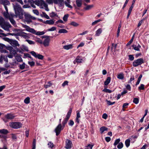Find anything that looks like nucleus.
<instances>
[{"mask_svg": "<svg viewBox=\"0 0 149 149\" xmlns=\"http://www.w3.org/2000/svg\"><path fill=\"white\" fill-rule=\"evenodd\" d=\"M36 41L37 42H38L41 44H42V40L40 38H37L36 40Z\"/></svg>", "mask_w": 149, "mask_h": 149, "instance_id": "obj_63", "label": "nucleus"}, {"mask_svg": "<svg viewBox=\"0 0 149 149\" xmlns=\"http://www.w3.org/2000/svg\"><path fill=\"white\" fill-rule=\"evenodd\" d=\"M10 42L11 45L14 47L19 46V45L17 41L12 40L10 41Z\"/></svg>", "mask_w": 149, "mask_h": 149, "instance_id": "obj_16", "label": "nucleus"}, {"mask_svg": "<svg viewBox=\"0 0 149 149\" xmlns=\"http://www.w3.org/2000/svg\"><path fill=\"white\" fill-rule=\"evenodd\" d=\"M16 59L18 62H22L23 61L22 58L19 56H17L16 57Z\"/></svg>", "mask_w": 149, "mask_h": 149, "instance_id": "obj_43", "label": "nucleus"}, {"mask_svg": "<svg viewBox=\"0 0 149 149\" xmlns=\"http://www.w3.org/2000/svg\"><path fill=\"white\" fill-rule=\"evenodd\" d=\"M77 116L76 118H80L81 116L80 113V112L79 111H77Z\"/></svg>", "mask_w": 149, "mask_h": 149, "instance_id": "obj_60", "label": "nucleus"}, {"mask_svg": "<svg viewBox=\"0 0 149 149\" xmlns=\"http://www.w3.org/2000/svg\"><path fill=\"white\" fill-rule=\"evenodd\" d=\"M41 0H38L35 1L34 3L38 6H40Z\"/></svg>", "mask_w": 149, "mask_h": 149, "instance_id": "obj_45", "label": "nucleus"}, {"mask_svg": "<svg viewBox=\"0 0 149 149\" xmlns=\"http://www.w3.org/2000/svg\"><path fill=\"white\" fill-rule=\"evenodd\" d=\"M82 59L79 56H77L75 60L73 62L74 64H75L76 63H81L82 62Z\"/></svg>", "mask_w": 149, "mask_h": 149, "instance_id": "obj_15", "label": "nucleus"}, {"mask_svg": "<svg viewBox=\"0 0 149 149\" xmlns=\"http://www.w3.org/2000/svg\"><path fill=\"white\" fill-rule=\"evenodd\" d=\"M45 24L52 25L54 24V22L53 20H47L45 22Z\"/></svg>", "mask_w": 149, "mask_h": 149, "instance_id": "obj_27", "label": "nucleus"}, {"mask_svg": "<svg viewBox=\"0 0 149 149\" xmlns=\"http://www.w3.org/2000/svg\"><path fill=\"white\" fill-rule=\"evenodd\" d=\"M108 116L106 113H104L102 116V118L105 119H106L107 118Z\"/></svg>", "mask_w": 149, "mask_h": 149, "instance_id": "obj_61", "label": "nucleus"}, {"mask_svg": "<svg viewBox=\"0 0 149 149\" xmlns=\"http://www.w3.org/2000/svg\"><path fill=\"white\" fill-rule=\"evenodd\" d=\"M93 7V5H88L85 8V9L86 10H88L91 9Z\"/></svg>", "mask_w": 149, "mask_h": 149, "instance_id": "obj_41", "label": "nucleus"}, {"mask_svg": "<svg viewBox=\"0 0 149 149\" xmlns=\"http://www.w3.org/2000/svg\"><path fill=\"white\" fill-rule=\"evenodd\" d=\"M111 77H108L104 82V85H108L110 82L111 81Z\"/></svg>", "mask_w": 149, "mask_h": 149, "instance_id": "obj_30", "label": "nucleus"}, {"mask_svg": "<svg viewBox=\"0 0 149 149\" xmlns=\"http://www.w3.org/2000/svg\"><path fill=\"white\" fill-rule=\"evenodd\" d=\"M50 41V39L49 38H47L45 39L42 43L45 47H48L49 45Z\"/></svg>", "mask_w": 149, "mask_h": 149, "instance_id": "obj_12", "label": "nucleus"}, {"mask_svg": "<svg viewBox=\"0 0 149 149\" xmlns=\"http://www.w3.org/2000/svg\"><path fill=\"white\" fill-rule=\"evenodd\" d=\"M54 3L57 4L61 9H63L64 5V0H54Z\"/></svg>", "mask_w": 149, "mask_h": 149, "instance_id": "obj_8", "label": "nucleus"}, {"mask_svg": "<svg viewBox=\"0 0 149 149\" xmlns=\"http://www.w3.org/2000/svg\"><path fill=\"white\" fill-rule=\"evenodd\" d=\"M65 148L67 149H69L71 148L72 143L71 141L69 139H67L65 141Z\"/></svg>", "mask_w": 149, "mask_h": 149, "instance_id": "obj_10", "label": "nucleus"}, {"mask_svg": "<svg viewBox=\"0 0 149 149\" xmlns=\"http://www.w3.org/2000/svg\"><path fill=\"white\" fill-rule=\"evenodd\" d=\"M47 5V3L44 1L41 0L40 7V8H43L44 7H46Z\"/></svg>", "mask_w": 149, "mask_h": 149, "instance_id": "obj_20", "label": "nucleus"}, {"mask_svg": "<svg viewBox=\"0 0 149 149\" xmlns=\"http://www.w3.org/2000/svg\"><path fill=\"white\" fill-rule=\"evenodd\" d=\"M72 111V109L70 108L66 116V117L63 120L62 122V127L63 128H64L65 127V125L67 123L68 120L70 116L71 113Z\"/></svg>", "mask_w": 149, "mask_h": 149, "instance_id": "obj_3", "label": "nucleus"}, {"mask_svg": "<svg viewBox=\"0 0 149 149\" xmlns=\"http://www.w3.org/2000/svg\"><path fill=\"white\" fill-rule=\"evenodd\" d=\"M10 53L15 56L16 54V52L15 50L13 49L11 51H10Z\"/></svg>", "mask_w": 149, "mask_h": 149, "instance_id": "obj_47", "label": "nucleus"}, {"mask_svg": "<svg viewBox=\"0 0 149 149\" xmlns=\"http://www.w3.org/2000/svg\"><path fill=\"white\" fill-rule=\"evenodd\" d=\"M68 124L69 126H72L74 124V122L72 120H70Z\"/></svg>", "mask_w": 149, "mask_h": 149, "instance_id": "obj_50", "label": "nucleus"}, {"mask_svg": "<svg viewBox=\"0 0 149 149\" xmlns=\"http://www.w3.org/2000/svg\"><path fill=\"white\" fill-rule=\"evenodd\" d=\"M30 53L35 58H38L39 59L42 60L44 58V56L43 55L38 54L34 51H31Z\"/></svg>", "mask_w": 149, "mask_h": 149, "instance_id": "obj_9", "label": "nucleus"}, {"mask_svg": "<svg viewBox=\"0 0 149 149\" xmlns=\"http://www.w3.org/2000/svg\"><path fill=\"white\" fill-rule=\"evenodd\" d=\"M23 27L26 29L27 31L36 35H43L45 33V32L44 31H38L36 32V31L34 29L31 28L26 25H24Z\"/></svg>", "mask_w": 149, "mask_h": 149, "instance_id": "obj_2", "label": "nucleus"}, {"mask_svg": "<svg viewBox=\"0 0 149 149\" xmlns=\"http://www.w3.org/2000/svg\"><path fill=\"white\" fill-rule=\"evenodd\" d=\"M139 99L137 98H135L134 99L133 102L135 104H137L139 103Z\"/></svg>", "mask_w": 149, "mask_h": 149, "instance_id": "obj_38", "label": "nucleus"}, {"mask_svg": "<svg viewBox=\"0 0 149 149\" xmlns=\"http://www.w3.org/2000/svg\"><path fill=\"white\" fill-rule=\"evenodd\" d=\"M103 91L105 92L106 93H111L112 92V91L108 89H104V90H103Z\"/></svg>", "mask_w": 149, "mask_h": 149, "instance_id": "obj_53", "label": "nucleus"}, {"mask_svg": "<svg viewBox=\"0 0 149 149\" xmlns=\"http://www.w3.org/2000/svg\"><path fill=\"white\" fill-rule=\"evenodd\" d=\"M67 1H65V3L66 6L70 8H72V6L70 5V0H66Z\"/></svg>", "mask_w": 149, "mask_h": 149, "instance_id": "obj_25", "label": "nucleus"}, {"mask_svg": "<svg viewBox=\"0 0 149 149\" xmlns=\"http://www.w3.org/2000/svg\"><path fill=\"white\" fill-rule=\"evenodd\" d=\"M28 64L31 67H33L35 65V63L34 62L32 61H28Z\"/></svg>", "mask_w": 149, "mask_h": 149, "instance_id": "obj_44", "label": "nucleus"}, {"mask_svg": "<svg viewBox=\"0 0 149 149\" xmlns=\"http://www.w3.org/2000/svg\"><path fill=\"white\" fill-rule=\"evenodd\" d=\"M24 16L26 21L27 23L32 22V20H35L36 18L34 17L31 16L28 13H25L24 11Z\"/></svg>", "mask_w": 149, "mask_h": 149, "instance_id": "obj_5", "label": "nucleus"}, {"mask_svg": "<svg viewBox=\"0 0 149 149\" xmlns=\"http://www.w3.org/2000/svg\"><path fill=\"white\" fill-rule=\"evenodd\" d=\"M101 21H102V20L100 19H99L95 20L94 22H92V25H95L98 22H99Z\"/></svg>", "mask_w": 149, "mask_h": 149, "instance_id": "obj_49", "label": "nucleus"}, {"mask_svg": "<svg viewBox=\"0 0 149 149\" xmlns=\"http://www.w3.org/2000/svg\"><path fill=\"white\" fill-rule=\"evenodd\" d=\"M24 103L26 104H28L30 102V98L28 97H26L24 100Z\"/></svg>", "mask_w": 149, "mask_h": 149, "instance_id": "obj_33", "label": "nucleus"}, {"mask_svg": "<svg viewBox=\"0 0 149 149\" xmlns=\"http://www.w3.org/2000/svg\"><path fill=\"white\" fill-rule=\"evenodd\" d=\"M20 49L23 51H28V49L27 47L24 45H22L20 47Z\"/></svg>", "mask_w": 149, "mask_h": 149, "instance_id": "obj_22", "label": "nucleus"}, {"mask_svg": "<svg viewBox=\"0 0 149 149\" xmlns=\"http://www.w3.org/2000/svg\"><path fill=\"white\" fill-rule=\"evenodd\" d=\"M107 130L108 128L104 126L100 127V132L101 134H102L104 131H107Z\"/></svg>", "mask_w": 149, "mask_h": 149, "instance_id": "obj_24", "label": "nucleus"}, {"mask_svg": "<svg viewBox=\"0 0 149 149\" xmlns=\"http://www.w3.org/2000/svg\"><path fill=\"white\" fill-rule=\"evenodd\" d=\"M48 146L49 147L51 148H52L54 146L53 144L51 142H49L48 144Z\"/></svg>", "mask_w": 149, "mask_h": 149, "instance_id": "obj_55", "label": "nucleus"}, {"mask_svg": "<svg viewBox=\"0 0 149 149\" xmlns=\"http://www.w3.org/2000/svg\"><path fill=\"white\" fill-rule=\"evenodd\" d=\"M102 30L101 28L98 29L95 32V36H99L101 33Z\"/></svg>", "mask_w": 149, "mask_h": 149, "instance_id": "obj_19", "label": "nucleus"}, {"mask_svg": "<svg viewBox=\"0 0 149 149\" xmlns=\"http://www.w3.org/2000/svg\"><path fill=\"white\" fill-rule=\"evenodd\" d=\"M76 3L78 7H80L82 4V0H76Z\"/></svg>", "mask_w": 149, "mask_h": 149, "instance_id": "obj_26", "label": "nucleus"}, {"mask_svg": "<svg viewBox=\"0 0 149 149\" xmlns=\"http://www.w3.org/2000/svg\"><path fill=\"white\" fill-rule=\"evenodd\" d=\"M11 27V26L10 25L9 23L5 24H4L2 26V28L7 31H9V28H10Z\"/></svg>", "mask_w": 149, "mask_h": 149, "instance_id": "obj_13", "label": "nucleus"}, {"mask_svg": "<svg viewBox=\"0 0 149 149\" xmlns=\"http://www.w3.org/2000/svg\"><path fill=\"white\" fill-rule=\"evenodd\" d=\"M68 81H65L62 84V86L63 87H64L65 85H68Z\"/></svg>", "mask_w": 149, "mask_h": 149, "instance_id": "obj_64", "label": "nucleus"}, {"mask_svg": "<svg viewBox=\"0 0 149 149\" xmlns=\"http://www.w3.org/2000/svg\"><path fill=\"white\" fill-rule=\"evenodd\" d=\"M144 85L143 84H141L140 86L138 88L139 90H143L144 89Z\"/></svg>", "mask_w": 149, "mask_h": 149, "instance_id": "obj_46", "label": "nucleus"}, {"mask_svg": "<svg viewBox=\"0 0 149 149\" xmlns=\"http://www.w3.org/2000/svg\"><path fill=\"white\" fill-rule=\"evenodd\" d=\"M129 58V60L132 61H133L134 59V58L133 56V55H129L128 56Z\"/></svg>", "mask_w": 149, "mask_h": 149, "instance_id": "obj_52", "label": "nucleus"}, {"mask_svg": "<svg viewBox=\"0 0 149 149\" xmlns=\"http://www.w3.org/2000/svg\"><path fill=\"white\" fill-rule=\"evenodd\" d=\"M132 46L133 47V49L135 50L139 51H140V48L141 47V46L139 44H138L137 46L133 45Z\"/></svg>", "mask_w": 149, "mask_h": 149, "instance_id": "obj_21", "label": "nucleus"}, {"mask_svg": "<svg viewBox=\"0 0 149 149\" xmlns=\"http://www.w3.org/2000/svg\"><path fill=\"white\" fill-rule=\"evenodd\" d=\"M19 35L20 36L25 39H27L29 38L28 34L22 31L19 32Z\"/></svg>", "mask_w": 149, "mask_h": 149, "instance_id": "obj_14", "label": "nucleus"}, {"mask_svg": "<svg viewBox=\"0 0 149 149\" xmlns=\"http://www.w3.org/2000/svg\"><path fill=\"white\" fill-rule=\"evenodd\" d=\"M134 34L132 36V38L130 40V41L129 42H128V43L127 44V45H130L132 43V42H133V39H134Z\"/></svg>", "mask_w": 149, "mask_h": 149, "instance_id": "obj_51", "label": "nucleus"}, {"mask_svg": "<svg viewBox=\"0 0 149 149\" xmlns=\"http://www.w3.org/2000/svg\"><path fill=\"white\" fill-rule=\"evenodd\" d=\"M70 25L73 26L75 27H76L79 25V24L73 21L71 22L70 24Z\"/></svg>", "mask_w": 149, "mask_h": 149, "instance_id": "obj_34", "label": "nucleus"}, {"mask_svg": "<svg viewBox=\"0 0 149 149\" xmlns=\"http://www.w3.org/2000/svg\"><path fill=\"white\" fill-rule=\"evenodd\" d=\"M56 27H53L51 28L48 29V31H53L56 30Z\"/></svg>", "mask_w": 149, "mask_h": 149, "instance_id": "obj_59", "label": "nucleus"}, {"mask_svg": "<svg viewBox=\"0 0 149 149\" xmlns=\"http://www.w3.org/2000/svg\"><path fill=\"white\" fill-rule=\"evenodd\" d=\"M120 139H116L114 143H113V145L115 146H116L119 143H120Z\"/></svg>", "mask_w": 149, "mask_h": 149, "instance_id": "obj_40", "label": "nucleus"}, {"mask_svg": "<svg viewBox=\"0 0 149 149\" xmlns=\"http://www.w3.org/2000/svg\"><path fill=\"white\" fill-rule=\"evenodd\" d=\"M94 145L93 144H88L85 147V149H92Z\"/></svg>", "mask_w": 149, "mask_h": 149, "instance_id": "obj_35", "label": "nucleus"}, {"mask_svg": "<svg viewBox=\"0 0 149 149\" xmlns=\"http://www.w3.org/2000/svg\"><path fill=\"white\" fill-rule=\"evenodd\" d=\"M124 78V75L123 73H121L117 75V78L119 79H123Z\"/></svg>", "mask_w": 149, "mask_h": 149, "instance_id": "obj_32", "label": "nucleus"}, {"mask_svg": "<svg viewBox=\"0 0 149 149\" xmlns=\"http://www.w3.org/2000/svg\"><path fill=\"white\" fill-rule=\"evenodd\" d=\"M73 44H70L68 45H66L63 47V48L66 50H68L72 48Z\"/></svg>", "mask_w": 149, "mask_h": 149, "instance_id": "obj_18", "label": "nucleus"}, {"mask_svg": "<svg viewBox=\"0 0 149 149\" xmlns=\"http://www.w3.org/2000/svg\"><path fill=\"white\" fill-rule=\"evenodd\" d=\"M52 84L51 82H48V84L47 85H44V87L46 88H47L50 86H51Z\"/></svg>", "mask_w": 149, "mask_h": 149, "instance_id": "obj_37", "label": "nucleus"}, {"mask_svg": "<svg viewBox=\"0 0 149 149\" xmlns=\"http://www.w3.org/2000/svg\"><path fill=\"white\" fill-rule=\"evenodd\" d=\"M143 63L144 61L143 59L142 58H140L134 61L133 63L132 64L134 67H136L141 65Z\"/></svg>", "mask_w": 149, "mask_h": 149, "instance_id": "obj_6", "label": "nucleus"}, {"mask_svg": "<svg viewBox=\"0 0 149 149\" xmlns=\"http://www.w3.org/2000/svg\"><path fill=\"white\" fill-rule=\"evenodd\" d=\"M33 13L36 14V15H38L39 14V12L37 10H33Z\"/></svg>", "mask_w": 149, "mask_h": 149, "instance_id": "obj_57", "label": "nucleus"}, {"mask_svg": "<svg viewBox=\"0 0 149 149\" xmlns=\"http://www.w3.org/2000/svg\"><path fill=\"white\" fill-rule=\"evenodd\" d=\"M4 23V20L3 18H0V24L3 25Z\"/></svg>", "mask_w": 149, "mask_h": 149, "instance_id": "obj_62", "label": "nucleus"}, {"mask_svg": "<svg viewBox=\"0 0 149 149\" xmlns=\"http://www.w3.org/2000/svg\"><path fill=\"white\" fill-rule=\"evenodd\" d=\"M63 129L61 123H60L59 124L54 130V131L56 133V135L57 136H58L60 134L61 130Z\"/></svg>", "mask_w": 149, "mask_h": 149, "instance_id": "obj_7", "label": "nucleus"}, {"mask_svg": "<svg viewBox=\"0 0 149 149\" xmlns=\"http://www.w3.org/2000/svg\"><path fill=\"white\" fill-rule=\"evenodd\" d=\"M42 15L43 16L47 19H49V17L45 12H42Z\"/></svg>", "mask_w": 149, "mask_h": 149, "instance_id": "obj_58", "label": "nucleus"}, {"mask_svg": "<svg viewBox=\"0 0 149 149\" xmlns=\"http://www.w3.org/2000/svg\"><path fill=\"white\" fill-rule=\"evenodd\" d=\"M69 16V15L68 14H65L63 17V19L64 21L66 22L67 21L68 18Z\"/></svg>", "mask_w": 149, "mask_h": 149, "instance_id": "obj_39", "label": "nucleus"}, {"mask_svg": "<svg viewBox=\"0 0 149 149\" xmlns=\"http://www.w3.org/2000/svg\"><path fill=\"white\" fill-rule=\"evenodd\" d=\"M0 3L4 6L9 5L10 4L9 1L7 0H0Z\"/></svg>", "mask_w": 149, "mask_h": 149, "instance_id": "obj_17", "label": "nucleus"}, {"mask_svg": "<svg viewBox=\"0 0 149 149\" xmlns=\"http://www.w3.org/2000/svg\"><path fill=\"white\" fill-rule=\"evenodd\" d=\"M14 15V14H11L10 13V14H9L8 13V12H4L3 13V15L6 18L9 19V17H10V16L11 15Z\"/></svg>", "mask_w": 149, "mask_h": 149, "instance_id": "obj_23", "label": "nucleus"}, {"mask_svg": "<svg viewBox=\"0 0 149 149\" xmlns=\"http://www.w3.org/2000/svg\"><path fill=\"white\" fill-rule=\"evenodd\" d=\"M0 133L6 134L8 133V131L7 130L3 129L0 130Z\"/></svg>", "mask_w": 149, "mask_h": 149, "instance_id": "obj_29", "label": "nucleus"}, {"mask_svg": "<svg viewBox=\"0 0 149 149\" xmlns=\"http://www.w3.org/2000/svg\"><path fill=\"white\" fill-rule=\"evenodd\" d=\"M68 31L65 29H61L59 30L58 33H68Z\"/></svg>", "mask_w": 149, "mask_h": 149, "instance_id": "obj_28", "label": "nucleus"}, {"mask_svg": "<svg viewBox=\"0 0 149 149\" xmlns=\"http://www.w3.org/2000/svg\"><path fill=\"white\" fill-rule=\"evenodd\" d=\"M107 103L109 105H112L115 103V102H111L110 101L107 100Z\"/></svg>", "mask_w": 149, "mask_h": 149, "instance_id": "obj_56", "label": "nucleus"}, {"mask_svg": "<svg viewBox=\"0 0 149 149\" xmlns=\"http://www.w3.org/2000/svg\"><path fill=\"white\" fill-rule=\"evenodd\" d=\"M5 118L7 119H13L14 118L15 116L13 114L11 113H8L5 116Z\"/></svg>", "mask_w": 149, "mask_h": 149, "instance_id": "obj_11", "label": "nucleus"}, {"mask_svg": "<svg viewBox=\"0 0 149 149\" xmlns=\"http://www.w3.org/2000/svg\"><path fill=\"white\" fill-rule=\"evenodd\" d=\"M9 126L11 128L17 129L22 127V124L19 122H13L9 123Z\"/></svg>", "mask_w": 149, "mask_h": 149, "instance_id": "obj_4", "label": "nucleus"}, {"mask_svg": "<svg viewBox=\"0 0 149 149\" xmlns=\"http://www.w3.org/2000/svg\"><path fill=\"white\" fill-rule=\"evenodd\" d=\"M57 14L54 12H52L50 14V16L51 17H53L56 16Z\"/></svg>", "mask_w": 149, "mask_h": 149, "instance_id": "obj_48", "label": "nucleus"}, {"mask_svg": "<svg viewBox=\"0 0 149 149\" xmlns=\"http://www.w3.org/2000/svg\"><path fill=\"white\" fill-rule=\"evenodd\" d=\"M123 147V144L121 142H120L117 146V148L119 149H120Z\"/></svg>", "mask_w": 149, "mask_h": 149, "instance_id": "obj_42", "label": "nucleus"}, {"mask_svg": "<svg viewBox=\"0 0 149 149\" xmlns=\"http://www.w3.org/2000/svg\"><path fill=\"white\" fill-rule=\"evenodd\" d=\"M26 64L24 63H23L22 64L20 65L19 68L21 70L24 69L25 67Z\"/></svg>", "mask_w": 149, "mask_h": 149, "instance_id": "obj_36", "label": "nucleus"}, {"mask_svg": "<svg viewBox=\"0 0 149 149\" xmlns=\"http://www.w3.org/2000/svg\"><path fill=\"white\" fill-rule=\"evenodd\" d=\"M14 8L15 15H11L9 19L11 23L14 26H16L15 21L13 19V18L14 17H18L20 19L23 18V15L24 14V10L22 9L21 6L17 3H16L15 4H12Z\"/></svg>", "mask_w": 149, "mask_h": 149, "instance_id": "obj_1", "label": "nucleus"}, {"mask_svg": "<svg viewBox=\"0 0 149 149\" xmlns=\"http://www.w3.org/2000/svg\"><path fill=\"white\" fill-rule=\"evenodd\" d=\"M26 41L30 45H34L35 42L33 41L29 40H26Z\"/></svg>", "mask_w": 149, "mask_h": 149, "instance_id": "obj_54", "label": "nucleus"}, {"mask_svg": "<svg viewBox=\"0 0 149 149\" xmlns=\"http://www.w3.org/2000/svg\"><path fill=\"white\" fill-rule=\"evenodd\" d=\"M130 139H128L126 140L125 141V143L126 146L128 148L130 145Z\"/></svg>", "mask_w": 149, "mask_h": 149, "instance_id": "obj_31", "label": "nucleus"}]
</instances>
